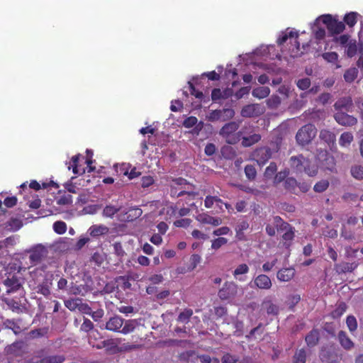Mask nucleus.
I'll return each mask as SVG.
<instances>
[{"label": "nucleus", "instance_id": "51", "mask_svg": "<svg viewBox=\"0 0 363 363\" xmlns=\"http://www.w3.org/2000/svg\"><path fill=\"white\" fill-rule=\"evenodd\" d=\"M346 324L350 332H354L357 328V322L354 315H348L346 319Z\"/></svg>", "mask_w": 363, "mask_h": 363}, {"label": "nucleus", "instance_id": "11", "mask_svg": "<svg viewBox=\"0 0 363 363\" xmlns=\"http://www.w3.org/2000/svg\"><path fill=\"white\" fill-rule=\"evenodd\" d=\"M238 285L233 281H226L223 287L218 291V296L223 300H228L234 298L238 294Z\"/></svg>", "mask_w": 363, "mask_h": 363}, {"label": "nucleus", "instance_id": "36", "mask_svg": "<svg viewBox=\"0 0 363 363\" xmlns=\"http://www.w3.org/2000/svg\"><path fill=\"white\" fill-rule=\"evenodd\" d=\"M124 325L120 333L126 335L134 331L138 325L136 320H127L123 323Z\"/></svg>", "mask_w": 363, "mask_h": 363}, {"label": "nucleus", "instance_id": "12", "mask_svg": "<svg viewBox=\"0 0 363 363\" xmlns=\"http://www.w3.org/2000/svg\"><path fill=\"white\" fill-rule=\"evenodd\" d=\"M29 259L30 264L35 265L40 263L48 254L47 249L42 245H38L29 250Z\"/></svg>", "mask_w": 363, "mask_h": 363}, {"label": "nucleus", "instance_id": "62", "mask_svg": "<svg viewBox=\"0 0 363 363\" xmlns=\"http://www.w3.org/2000/svg\"><path fill=\"white\" fill-rule=\"evenodd\" d=\"M289 174L288 170L281 171L276 174L274 177V182L275 183H280L281 182H284L286 180Z\"/></svg>", "mask_w": 363, "mask_h": 363}, {"label": "nucleus", "instance_id": "64", "mask_svg": "<svg viewBox=\"0 0 363 363\" xmlns=\"http://www.w3.org/2000/svg\"><path fill=\"white\" fill-rule=\"evenodd\" d=\"M197 121H198V119L196 117L189 116L184 121L183 125L185 128H191L194 125H195L197 123Z\"/></svg>", "mask_w": 363, "mask_h": 363}, {"label": "nucleus", "instance_id": "39", "mask_svg": "<svg viewBox=\"0 0 363 363\" xmlns=\"http://www.w3.org/2000/svg\"><path fill=\"white\" fill-rule=\"evenodd\" d=\"M345 53L347 57H354L357 52V41L355 40H350L347 45L345 46Z\"/></svg>", "mask_w": 363, "mask_h": 363}, {"label": "nucleus", "instance_id": "27", "mask_svg": "<svg viewBox=\"0 0 363 363\" xmlns=\"http://www.w3.org/2000/svg\"><path fill=\"white\" fill-rule=\"evenodd\" d=\"M174 186L177 187V191H179L181 190H187L189 186H194V184L189 183L186 179L179 177L175 178L172 180L171 184H169V191L172 189V187Z\"/></svg>", "mask_w": 363, "mask_h": 363}, {"label": "nucleus", "instance_id": "40", "mask_svg": "<svg viewBox=\"0 0 363 363\" xmlns=\"http://www.w3.org/2000/svg\"><path fill=\"white\" fill-rule=\"evenodd\" d=\"M273 224L276 227L277 230L284 231L286 228H289V223L285 222L279 216H276L273 217Z\"/></svg>", "mask_w": 363, "mask_h": 363}, {"label": "nucleus", "instance_id": "23", "mask_svg": "<svg viewBox=\"0 0 363 363\" xmlns=\"http://www.w3.org/2000/svg\"><path fill=\"white\" fill-rule=\"evenodd\" d=\"M295 275V269L293 267H286L279 269L277 274V277L280 281H289Z\"/></svg>", "mask_w": 363, "mask_h": 363}, {"label": "nucleus", "instance_id": "32", "mask_svg": "<svg viewBox=\"0 0 363 363\" xmlns=\"http://www.w3.org/2000/svg\"><path fill=\"white\" fill-rule=\"evenodd\" d=\"M249 223L247 220H242L238 223L235 227L236 238L242 240L244 239V231L249 228Z\"/></svg>", "mask_w": 363, "mask_h": 363}, {"label": "nucleus", "instance_id": "18", "mask_svg": "<svg viewBox=\"0 0 363 363\" xmlns=\"http://www.w3.org/2000/svg\"><path fill=\"white\" fill-rule=\"evenodd\" d=\"M196 219L201 223L210 224L213 226H218L222 223L221 218L213 217L204 213L199 214Z\"/></svg>", "mask_w": 363, "mask_h": 363}, {"label": "nucleus", "instance_id": "10", "mask_svg": "<svg viewBox=\"0 0 363 363\" xmlns=\"http://www.w3.org/2000/svg\"><path fill=\"white\" fill-rule=\"evenodd\" d=\"M272 155V152L269 147H261L255 150L252 152L251 157L259 166H263L269 161Z\"/></svg>", "mask_w": 363, "mask_h": 363}, {"label": "nucleus", "instance_id": "4", "mask_svg": "<svg viewBox=\"0 0 363 363\" xmlns=\"http://www.w3.org/2000/svg\"><path fill=\"white\" fill-rule=\"evenodd\" d=\"M239 127V122L227 123L219 130V135L225 139L228 144L235 145L241 140L242 135V131H238Z\"/></svg>", "mask_w": 363, "mask_h": 363}, {"label": "nucleus", "instance_id": "58", "mask_svg": "<svg viewBox=\"0 0 363 363\" xmlns=\"http://www.w3.org/2000/svg\"><path fill=\"white\" fill-rule=\"evenodd\" d=\"M190 94L194 96L196 98L202 100L203 98V94L202 91L197 90L193 83L191 82H188Z\"/></svg>", "mask_w": 363, "mask_h": 363}, {"label": "nucleus", "instance_id": "56", "mask_svg": "<svg viewBox=\"0 0 363 363\" xmlns=\"http://www.w3.org/2000/svg\"><path fill=\"white\" fill-rule=\"evenodd\" d=\"M323 58L328 62L335 63L337 61L338 55L335 52H325L322 55Z\"/></svg>", "mask_w": 363, "mask_h": 363}, {"label": "nucleus", "instance_id": "46", "mask_svg": "<svg viewBox=\"0 0 363 363\" xmlns=\"http://www.w3.org/2000/svg\"><path fill=\"white\" fill-rule=\"evenodd\" d=\"M245 174L246 177L250 180H255L257 177V170L252 164H247L245 167Z\"/></svg>", "mask_w": 363, "mask_h": 363}, {"label": "nucleus", "instance_id": "2", "mask_svg": "<svg viewBox=\"0 0 363 363\" xmlns=\"http://www.w3.org/2000/svg\"><path fill=\"white\" fill-rule=\"evenodd\" d=\"M27 268L23 267L21 262L17 261L10 262L6 267L4 284L7 288V293L17 291L19 290L24 283L23 272Z\"/></svg>", "mask_w": 363, "mask_h": 363}, {"label": "nucleus", "instance_id": "20", "mask_svg": "<svg viewBox=\"0 0 363 363\" xmlns=\"http://www.w3.org/2000/svg\"><path fill=\"white\" fill-rule=\"evenodd\" d=\"M258 104H249L245 106L241 110V116L245 118L257 116L261 113Z\"/></svg>", "mask_w": 363, "mask_h": 363}, {"label": "nucleus", "instance_id": "19", "mask_svg": "<svg viewBox=\"0 0 363 363\" xmlns=\"http://www.w3.org/2000/svg\"><path fill=\"white\" fill-rule=\"evenodd\" d=\"M124 320L119 316L111 318L106 323V329L113 332H120L123 325Z\"/></svg>", "mask_w": 363, "mask_h": 363}, {"label": "nucleus", "instance_id": "38", "mask_svg": "<svg viewBox=\"0 0 363 363\" xmlns=\"http://www.w3.org/2000/svg\"><path fill=\"white\" fill-rule=\"evenodd\" d=\"M357 12H350L346 13L344 16V23L347 24L350 28H352L357 22Z\"/></svg>", "mask_w": 363, "mask_h": 363}, {"label": "nucleus", "instance_id": "21", "mask_svg": "<svg viewBox=\"0 0 363 363\" xmlns=\"http://www.w3.org/2000/svg\"><path fill=\"white\" fill-rule=\"evenodd\" d=\"M250 268L247 264H239L233 271L234 278L241 282L247 280L246 274L249 272Z\"/></svg>", "mask_w": 363, "mask_h": 363}, {"label": "nucleus", "instance_id": "8", "mask_svg": "<svg viewBox=\"0 0 363 363\" xmlns=\"http://www.w3.org/2000/svg\"><path fill=\"white\" fill-rule=\"evenodd\" d=\"M82 155L80 154H77L74 156H73L71 159V161L69 162L68 169H72V172L74 174H84L86 172L88 173H91L94 172L96 169L94 166L92 165L94 160H91V158H86V168L80 169L79 166V160Z\"/></svg>", "mask_w": 363, "mask_h": 363}, {"label": "nucleus", "instance_id": "1", "mask_svg": "<svg viewBox=\"0 0 363 363\" xmlns=\"http://www.w3.org/2000/svg\"><path fill=\"white\" fill-rule=\"evenodd\" d=\"M45 265L36 267L30 272L29 286L37 294L48 297L51 294L53 274L48 272Z\"/></svg>", "mask_w": 363, "mask_h": 363}, {"label": "nucleus", "instance_id": "55", "mask_svg": "<svg viewBox=\"0 0 363 363\" xmlns=\"http://www.w3.org/2000/svg\"><path fill=\"white\" fill-rule=\"evenodd\" d=\"M239 357L236 355H233L230 353H225L221 357L222 363H237Z\"/></svg>", "mask_w": 363, "mask_h": 363}, {"label": "nucleus", "instance_id": "14", "mask_svg": "<svg viewBox=\"0 0 363 363\" xmlns=\"http://www.w3.org/2000/svg\"><path fill=\"white\" fill-rule=\"evenodd\" d=\"M320 358L323 363H338L342 360V354L334 349L322 350Z\"/></svg>", "mask_w": 363, "mask_h": 363}, {"label": "nucleus", "instance_id": "25", "mask_svg": "<svg viewBox=\"0 0 363 363\" xmlns=\"http://www.w3.org/2000/svg\"><path fill=\"white\" fill-rule=\"evenodd\" d=\"M284 231L286 232L281 236L283 245L286 248H289L291 245L292 241L295 237V228L289 225V228H286Z\"/></svg>", "mask_w": 363, "mask_h": 363}, {"label": "nucleus", "instance_id": "61", "mask_svg": "<svg viewBox=\"0 0 363 363\" xmlns=\"http://www.w3.org/2000/svg\"><path fill=\"white\" fill-rule=\"evenodd\" d=\"M191 223L190 218H182L174 222V225L178 228H187Z\"/></svg>", "mask_w": 363, "mask_h": 363}, {"label": "nucleus", "instance_id": "44", "mask_svg": "<svg viewBox=\"0 0 363 363\" xmlns=\"http://www.w3.org/2000/svg\"><path fill=\"white\" fill-rule=\"evenodd\" d=\"M330 183L327 179H322L315 183L313 186V190L317 193L324 192L329 187Z\"/></svg>", "mask_w": 363, "mask_h": 363}, {"label": "nucleus", "instance_id": "6", "mask_svg": "<svg viewBox=\"0 0 363 363\" xmlns=\"http://www.w3.org/2000/svg\"><path fill=\"white\" fill-rule=\"evenodd\" d=\"M317 134V129L314 125L308 123L302 126L296 135V140L298 145L309 144Z\"/></svg>", "mask_w": 363, "mask_h": 363}, {"label": "nucleus", "instance_id": "17", "mask_svg": "<svg viewBox=\"0 0 363 363\" xmlns=\"http://www.w3.org/2000/svg\"><path fill=\"white\" fill-rule=\"evenodd\" d=\"M358 265L359 263L357 262H341L334 265V269L337 274H342L347 272H352L357 268Z\"/></svg>", "mask_w": 363, "mask_h": 363}, {"label": "nucleus", "instance_id": "45", "mask_svg": "<svg viewBox=\"0 0 363 363\" xmlns=\"http://www.w3.org/2000/svg\"><path fill=\"white\" fill-rule=\"evenodd\" d=\"M350 172L354 179L359 181L363 179V167L362 165L352 166Z\"/></svg>", "mask_w": 363, "mask_h": 363}, {"label": "nucleus", "instance_id": "29", "mask_svg": "<svg viewBox=\"0 0 363 363\" xmlns=\"http://www.w3.org/2000/svg\"><path fill=\"white\" fill-rule=\"evenodd\" d=\"M319 331L317 329H313L306 336L305 341L308 347H314L318 343L319 341Z\"/></svg>", "mask_w": 363, "mask_h": 363}, {"label": "nucleus", "instance_id": "31", "mask_svg": "<svg viewBox=\"0 0 363 363\" xmlns=\"http://www.w3.org/2000/svg\"><path fill=\"white\" fill-rule=\"evenodd\" d=\"M338 340L342 347H343L345 350H350L354 347L353 342L347 335L345 331L341 330L339 332Z\"/></svg>", "mask_w": 363, "mask_h": 363}, {"label": "nucleus", "instance_id": "13", "mask_svg": "<svg viewBox=\"0 0 363 363\" xmlns=\"http://www.w3.org/2000/svg\"><path fill=\"white\" fill-rule=\"evenodd\" d=\"M45 349L35 352V357L40 359V363H63L66 358L63 354L47 355Z\"/></svg>", "mask_w": 363, "mask_h": 363}, {"label": "nucleus", "instance_id": "42", "mask_svg": "<svg viewBox=\"0 0 363 363\" xmlns=\"http://www.w3.org/2000/svg\"><path fill=\"white\" fill-rule=\"evenodd\" d=\"M193 315V311L191 308H186L184 311L181 312L177 318V321L180 323H187L189 321L190 318Z\"/></svg>", "mask_w": 363, "mask_h": 363}, {"label": "nucleus", "instance_id": "60", "mask_svg": "<svg viewBox=\"0 0 363 363\" xmlns=\"http://www.w3.org/2000/svg\"><path fill=\"white\" fill-rule=\"evenodd\" d=\"M4 301L9 308L13 311H18L20 310V303L14 299L6 298Z\"/></svg>", "mask_w": 363, "mask_h": 363}, {"label": "nucleus", "instance_id": "5", "mask_svg": "<svg viewBox=\"0 0 363 363\" xmlns=\"http://www.w3.org/2000/svg\"><path fill=\"white\" fill-rule=\"evenodd\" d=\"M195 186H189L187 190H181L179 191H177V187L173 186L172 189L170 190V196L172 198H179L185 196L184 199H182L178 200L177 202V205H180L184 202L188 206H194V203L193 201L196 199V197L199 195V192L195 191Z\"/></svg>", "mask_w": 363, "mask_h": 363}, {"label": "nucleus", "instance_id": "49", "mask_svg": "<svg viewBox=\"0 0 363 363\" xmlns=\"http://www.w3.org/2000/svg\"><path fill=\"white\" fill-rule=\"evenodd\" d=\"M53 230L59 235L64 234L67 230V224L64 221H56L53 224Z\"/></svg>", "mask_w": 363, "mask_h": 363}, {"label": "nucleus", "instance_id": "24", "mask_svg": "<svg viewBox=\"0 0 363 363\" xmlns=\"http://www.w3.org/2000/svg\"><path fill=\"white\" fill-rule=\"evenodd\" d=\"M352 106V100L350 96H345L339 99L334 104V108L336 111H341L345 110L349 111Z\"/></svg>", "mask_w": 363, "mask_h": 363}, {"label": "nucleus", "instance_id": "50", "mask_svg": "<svg viewBox=\"0 0 363 363\" xmlns=\"http://www.w3.org/2000/svg\"><path fill=\"white\" fill-rule=\"evenodd\" d=\"M228 242V239L220 237L212 240L211 248L217 250Z\"/></svg>", "mask_w": 363, "mask_h": 363}, {"label": "nucleus", "instance_id": "26", "mask_svg": "<svg viewBox=\"0 0 363 363\" xmlns=\"http://www.w3.org/2000/svg\"><path fill=\"white\" fill-rule=\"evenodd\" d=\"M261 139L262 136L260 134L258 133H254L249 136H241V145L244 147H249L259 143L261 140Z\"/></svg>", "mask_w": 363, "mask_h": 363}, {"label": "nucleus", "instance_id": "33", "mask_svg": "<svg viewBox=\"0 0 363 363\" xmlns=\"http://www.w3.org/2000/svg\"><path fill=\"white\" fill-rule=\"evenodd\" d=\"M108 231V228L105 225H94L89 229V232L91 236L97 237L99 235H105Z\"/></svg>", "mask_w": 363, "mask_h": 363}, {"label": "nucleus", "instance_id": "43", "mask_svg": "<svg viewBox=\"0 0 363 363\" xmlns=\"http://www.w3.org/2000/svg\"><path fill=\"white\" fill-rule=\"evenodd\" d=\"M119 211V207L113 205H107L103 210V216L107 218H113Z\"/></svg>", "mask_w": 363, "mask_h": 363}, {"label": "nucleus", "instance_id": "7", "mask_svg": "<svg viewBox=\"0 0 363 363\" xmlns=\"http://www.w3.org/2000/svg\"><path fill=\"white\" fill-rule=\"evenodd\" d=\"M320 18L331 35L340 34L345 29V23L333 18L330 14L323 15Z\"/></svg>", "mask_w": 363, "mask_h": 363}, {"label": "nucleus", "instance_id": "30", "mask_svg": "<svg viewBox=\"0 0 363 363\" xmlns=\"http://www.w3.org/2000/svg\"><path fill=\"white\" fill-rule=\"evenodd\" d=\"M298 182L294 177H287L284 182V189L294 194H298V191L297 190Z\"/></svg>", "mask_w": 363, "mask_h": 363}, {"label": "nucleus", "instance_id": "48", "mask_svg": "<svg viewBox=\"0 0 363 363\" xmlns=\"http://www.w3.org/2000/svg\"><path fill=\"white\" fill-rule=\"evenodd\" d=\"M306 352L304 349L297 351L294 356V363H306Z\"/></svg>", "mask_w": 363, "mask_h": 363}, {"label": "nucleus", "instance_id": "34", "mask_svg": "<svg viewBox=\"0 0 363 363\" xmlns=\"http://www.w3.org/2000/svg\"><path fill=\"white\" fill-rule=\"evenodd\" d=\"M354 140V136L350 132H344L339 138V145L341 147H347Z\"/></svg>", "mask_w": 363, "mask_h": 363}, {"label": "nucleus", "instance_id": "3", "mask_svg": "<svg viewBox=\"0 0 363 363\" xmlns=\"http://www.w3.org/2000/svg\"><path fill=\"white\" fill-rule=\"evenodd\" d=\"M291 167L296 172L306 173L309 177H315L318 172V166L302 155L292 156L290 158Z\"/></svg>", "mask_w": 363, "mask_h": 363}, {"label": "nucleus", "instance_id": "15", "mask_svg": "<svg viewBox=\"0 0 363 363\" xmlns=\"http://www.w3.org/2000/svg\"><path fill=\"white\" fill-rule=\"evenodd\" d=\"M335 121L343 126H353L357 123V118L342 111H338L334 115Z\"/></svg>", "mask_w": 363, "mask_h": 363}, {"label": "nucleus", "instance_id": "37", "mask_svg": "<svg viewBox=\"0 0 363 363\" xmlns=\"http://www.w3.org/2000/svg\"><path fill=\"white\" fill-rule=\"evenodd\" d=\"M347 310V305L344 302H340L336 306V308L331 312L330 316L333 319L340 318Z\"/></svg>", "mask_w": 363, "mask_h": 363}, {"label": "nucleus", "instance_id": "63", "mask_svg": "<svg viewBox=\"0 0 363 363\" xmlns=\"http://www.w3.org/2000/svg\"><path fill=\"white\" fill-rule=\"evenodd\" d=\"M142 210L139 208H130L128 212V218L131 217L130 220H133V219L140 217L142 215Z\"/></svg>", "mask_w": 363, "mask_h": 363}, {"label": "nucleus", "instance_id": "57", "mask_svg": "<svg viewBox=\"0 0 363 363\" xmlns=\"http://www.w3.org/2000/svg\"><path fill=\"white\" fill-rule=\"evenodd\" d=\"M277 166L275 162H271L269 165L266 168L264 172V176L267 178H271L277 172Z\"/></svg>", "mask_w": 363, "mask_h": 363}, {"label": "nucleus", "instance_id": "53", "mask_svg": "<svg viewBox=\"0 0 363 363\" xmlns=\"http://www.w3.org/2000/svg\"><path fill=\"white\" fill-rule=\"evenodd\" d=\"M72 203V196L69 194L65 193L57 199L59 205H67Z\"/></svg>", "mask_w": 363, "mask_h": 363}, {"label": "nucleus", "instance_id": "59", "mask_svg": "<svg viewBox=\"0 0 363 363\" xmlns=\"http://www.w3.org/2000/svg\"><path fill=\"white\" fill-rule=\"evenodd\" d=\"M6 325L8 328L11 329L15 334H18L21 332V327L14 320H7Z\"/></svg>", "mask_w": 363, "mask_h": 363}, {"label": "nucleus", "instance_id": "52", "mask_svg": "<svg viewBox=\"0 0 363 363\" xmlns=\"http://www.w3.org/2000/svg\"><path fill=\"white\" fill-rule=\"evenodd\" d=\"M229 97V94L223 95V92L219 88H215L211 92V99L213 101H216L221 99H227Z\"/></svg>", "mask_w": 363, "mask_h": 363}, {"label": "nucleus", "instance_id": "54", "mask_svg": "<svg viewBox=\"0 0 363 363\" xmlns=\"http://www.w3.org/2000/svg\"><path fill=\"white\" fill-rule=\"evenodd\" d=\"M296 86L301 90H306L311 86V79L308 77L300 79L296 82Z\"/></svg>", "mask_w": 363, "mask_h": 363}, {"label": "nucleus", "instance_id": "41", "mask_svg": "<svg viewBox=\"0 0 363 363\" xmlns=\"http://www.w3.org/2000/svg\"><path fill=\"white\" fill-rule=\"evenodd\" d=\"M358 74V70L355 67L347 69L344 73V79L348 83H351L354 81Z\"/></svg>", "mask_w": 363, "mask_h": 363}, {"label": "nucleus", "instance_id": "16", "mask_svg": "<svg viewBox=\"0 0 363 363\" xmlns=\"http://www.w3.org/2000/svg\"><path fill=\"white\" fill-rule=\"evenodd\" d=\"M298 33L294 30L289 32H283L280 37L277 39V43L279 45H281L286 42L289 38L291 40H294L295 45L296 52H298L300 48V43L298 41Z\"/></svg>", "mask_w": 363, "mask_h": 363}, {"label": "nucleus", "instance_id": "9", "mask_svg": "<svg viewBox=\"0 0 363 363\" xmlns=\"http://www.w3.org/2000/svg\"><path fill=\"white\" fill-rule=\"evenodd\" d=\"M181 359L192 362L199 359L201 363H220L218 358H211L208 354H198L194 350H189L183 352L181 354Z\"/></svg>", "mask_w": 363, "mask_h": 363}, {"label": "nucleus", "instance_id": "28", "mask_svg": "<svg viewBox=\"0 0 363 363\" xmlns=\"http://www.w3.org/2000/svg\"><path fill=\"white\" fill-rule=\"evenodd\" d=\"M320 139L328 145H333L336 140L335 133L329 130H321L319 134Z\"/></svg>", "mask_w": 363, "mask_h": 363}, {"label": "nucleus", "instance_id": "47", "mask_svg": "<svg viewBox=\"0 0 363 363\" xmlns=\"http://www.w3.org/2000/svg\"><path fill=\"white\" fill-rule=\"evenodd\" d=\"M81 304L80 298H73L65 301V306L70 311H74L79 308Z\"/></svg>", "mask_w": 363, "mask_h": 363}, {"label": "nucleus", "instance_id": "35", "mask_svg": "<svg viewBox=\"0 0 363 363\" xmlns=\"http://www.w3.org/2000/svg\"><path fill=\"white\" fill-rule=\"evenodd\" d=\"M270 93L269 88L267 86H259L252 90V96L257 99H264L269 96Z\"/></svg>", "mask_w": 363, "mask_h": 363}, {"label": "nucleus", "instance_id": "22", "mask_svg": "<svg viewBox=\"0 0 363 363\" xmlns=\"http://www.w3.org/2000/svg\"><path fill=\"white\" fill-rule=\"evenodd\" d=\"M254 284L260 289H269L272 286L270 278L266 274H259L255 277Z\"/></svg>", "mask_w": 363, "mask_h": 363}]
</instances>
